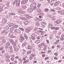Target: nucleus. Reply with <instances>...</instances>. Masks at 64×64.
Segmentation results:
<instances>
[{
  "instance_id": "f704fd0d",
  "label": "nucleus",
  "mask_w": 64,
  "mask_h": 64,
  "mask_svg": "<svg viewBox=\"0 0 64 64\" xmlns=\"http://www.w3.org/2000/svg\"><path fill=\"white\" fill-rule=\"evenodd\" d=\"M24 36H25V37L26 38V39L27 40V39H28V37H27V35L24 34Z\"/></svg>"
},
{
  "instance_id": "4c0bfd02",
  "label": "nucleus",
  "mask_w": 64,
  "mask_h": 64,
  "mask_svg": "<svg viewBox=\"0 0 64 64\" xmlns=\"http://www.w3.org/2000/svg\"><path fill=\"white\" fill-rule=\"evenodd\" d=\"M20 19H21L22 20H25V18H24L22 17H20Z\"/></svg>"
},
{
  "instance_id": "5fc2aeb1",
  "label": "nucleus",
  "mask_w": 64,
  "mask_h": 64,
  "mask_svg": "<svg viewBox=\"0 0 64 64\" xmlns=\"http://www.w3.org/2000/svg\"><path fill=\"white\" fill-rule=\"evenodd\" d=\"M38 30V28H35L34 29V31H36V30Z\"/></svg>"
},
{
  "instance_id": "052dcab7",
  "label": "nucleus",
  "mask_w": 64,
  "mask_h": 64,
  "mask_svg": "<svg viewBox=\"0 0 64 64\" xmlns=\"http://www.w3.org/2000/svg\"><path fill=\"white\" fill-rule=\"evenodd\" d=\"M60 39L61 40H62V41H63V40H64V38L63 37L61 38Z\"/></svg>"
},
{
  "instance_id": "c756f323",
  "label": "nucleus",
  "mask_w": 64,
  "mask_h": 64,
  "mask_svg": "<svg viewBox=\"0 0 64 64\" xmlns=\"http://www.w3.org/2000/svg\"><path fill=\"white\" fill-rule=\"evenodd\" d=\"M22 7L24 9H26V8H27V6L26 5L24 6H22Z\"/></svg>"
},
{
  "instance_id": "603ef678",
  "label": "nucleus",
  "mask_w": 64,
  "mask_h": 64,
  "mask_svg": "<svg viewBox=\"0 0 64 64\" xmlns=\"http://www.w3.org/2000/svg\"><path fill=\"white\" fill-rule=\"evenodd\" d=\"M40 6H41V4H38V8H40Z\"/></svg>"
},
{
  "instance_id": "4be33fe9",
  "label": "nucleus",
  "mask_w": 64,
  "mask_h": 64,
  "mask_svg": "<svg viewBox=\"0 0 64 64\" xmlns=\"http://www.w3.org/2000/svg\"><path fill=\"white\" fill-rule=\"evenodd\" d=\"M28 22L27 21H26L24 22V24L25 25H27L28 24Z\"/></svg>"
},
{
  "instance_id": "ddd939ff",
  "label": "nucleus",
  "mask_w": 64,
  "mask_h": 64,
  "mask_svg": "<svg viewBox=\"0 0 64 64\" xmlns=\"http://www.w3.org/2000/svg\"><path fill=\"white\" fill-rule=\"evenodd\" d=\"M9 41L10 43H11L12 44L14 43V41L13 40L10 39Z\"/></svg>"
},
{
  "instance_id": "c85d7f7f",
  "label": "nucleus",
  "mask_w": 64,
  "mask_h": 64,
  "mask_svg": "<svg viewBox=\"0 0 64 64\" xmlns=\"http://www.w3.org/2000/svg\"><path fill=\"white\" fill-rule=\"evenodd\" d=\"M18 61L19 62H22V60L21 58H19L18 59Z\"/></svg>"
},
{
  "instance_id": "ea45409f",
  "label": "nucleus",
  "mask_w": 64,
  "mask_h": 64,
  "mask_svg": "<svg viewBox=\"0 0 64 64\" xmlns=\"http://www.w3.org/2000/svg\"><path fill=\"white\" fill-rule=\"evenodd\" d=\"M34 10H36V9H37V6H35L34 7Z\"/></svg>"
},
{
  "instance_id": "4d7b16f0",
  "label": "nucleus",
  "mask_w": 64,
  "mask_h": 64,
  "mask_svg": "<svg viewBox=\"0 0 64 64\" xmlns=\"http://www.w3.org/2000/svg\"><path fill=\"white\" fill-rule=\"evenodd\" d=\"M3 50V47H0V51H2V50Z\"/></svg>"
},
{
  "instance_id": "a211bd4d",
  "label": "nucleus",
  "mask_w": 64,
  "mask_h": 64,
  "mask_svg": "<svg viewBox=\"0 0 64 64\" xmlns=\"http://www.w3.org/2000/svg\"><path fill=\"white\" fill-rule=\"evenodd\" d=\"M6 48H7V49H10H10H12V46H11L10 47H8L7 46H6Z\"/></svg>"
},
{
  "instance_id": "5701e85b",
  "label": "nucleus",
  "mask_w": 64,
  "mask_h": 64,
  "mask_svg": "<svg viewBox=\"0 0 64 64\" xmlns=\"http://www.w3.org/2000/svg\"><path fill=\"white\" fill-rule=\"evenodd\" d=\"M17 0H15L13 3V5H15V4H16V3H17Z\"/></svg>"
},
{
  "instance_id": "393cba45",
  "label": "nucleus",
  "mask_w": 64,
  "mask_h": 64,
  "mask_svg": "<svg viewBox=\"0 0 64 64\" xmlns=\"http://www.w3.org/2000/svg\"><path fill=\"white\" fill-rule=\"evenodd\" d=\"M59 22H60V20H57L56 22V24H60V23Z\"/></svg>"
},
{
  "instance_id": "de8ad7c7",
  "label": "nucleus",
  "mask_w": 64,
  "mask_h": 64,
  "mask_svg": "<svg viewBox=\"0 0 64 64\" xmlns=\"http://www.w3.org/2000/svg\"><path fill=\"white\" fill-rule=\"evenodd\" d=\"M51 2H52V4H54V3H55V1H54V0H52L51 1Z\"/></svg>"
},
{
  "instance_id": "c9c22d12",
  "label": "nucleus",
  "mask_w": 64,
  "mask_h": 64,
  "mask_svg": "<svg viewBox=\"0 0 64 64\" xmlns=\"http://www.w3.org/2000/svg\"><path fill=\"white\" fill-rule=\"evenodd\" d=\"M36 11L38 12H39L41 11V10H40V9L38 8L37 10Z\"/></svg>"
},
{
  "instance_id": "dca6fc26",
  "label": "nucleus",
  "mask_w": 64,
  "mask_h": 64,
  "mask_svg": "<svg viewBox=\"0 0 64 64\" xmlns=\"http://www.w3.org/2000/svg\"><path fill=\"white\" fill-rule=\"evenodd\" d=\"M14 50L16 52H18L19 51V49L17 48H14Z\"/></svg>"
},
{
  "instance_id": "aec40b11",
  "label": "nucleus",
  "mask_w": 64,
  "mask_h": 64,
  "mask_svg": "<svg viewBox=\"0 0 64 64\" xmlns=\"http://www.w3.org/2000/svg\"><path fill=\"white\" fill-rule=\"evenodd\" d=\"M60 14L61 15H64V10H62L60 12Z\"/></svg>"
},
{
  "instance_id": "423d86ee",
  "label": "nucleus",
  "mask_w": 64,
  "mask_h": 64,
  "mask_svg": "<svg viewBox=\"0 0 64 64\" xmlns=\"http://www.w3.org/2000/svg\"><path fill=\"white\" fill-rule=\"evenodd\" d=\"M7 22V19H6L5 18H3L2 20V23L5 24V23H6Z\"/></svg>"
},
{
  "instance_id": "e2e57ef3",
  "label": "nucleus",
  "mask_w": 64,
  "mask_h": 64,
  "mask_svg": "<svg viewBox=\"0 0 64 64\" xmlns=\"http://www.w3.org/2000/svg\"><path fill=\"white\" fill-rule=\"evenodd\" d=\"M54 55H56V56H57L58 55V52H56L54 53Z\"/></svg>"
},
{
  "instance_id": "412c9836",
  "label": "nucleus",
  "mask_w": 64,
  "mask_h": 64,
  "mask_svg": "<svg viewBox=\"0 0 64 64\" xmlns=\"http://www.w3.org/2000/svg\"><path fill=\"white\" fill-rule=\"evenodd\" d=\"M10 14L12 15H15V14L14 12H10Z\"/></svg>"
},
{
  "instance_id": "f257e3e1",
  "label": "nucleus",
  "mask_w": 64,
  "mask_h": 64,
  "mask_svg": "<svg viewBox=\"0 0 64 64\" xmlns=\"http://www.w3.org/2000/svg\"><path fill=\"white\" fill-rule=\"evenodd\" d=\"M22 60L24 61V63L28 62H29V60L28 59V58H27V56H26L23 58Z\"/></svg>"
},
{
  "instance_id": "8fccbe9b",
  "label": "nucleus",
  "mask_w": 64,
  "mask_h": 64,
  "mask_svg": "<svg viewBox=\"0 0 64 64\" xmlns=\"http://www.w3.org/2000/svg\"><path fill=\"white\" fill-rule=\"evenodd\" d=\"M11 61H13L14 60V58H11Z\"/></svg>"
},
{
  "instance_id": "7c9ffc66",
  "label": "nucleus",
  "mask_w": 64,
  "mask_h": 64,
  "mask_svg": "<svg viewBox=\"0 0 64 64\" xmlns=\"http://www.w3.org/2000/svg\"><path fill=\"white\" fill-rule=\"evenodd\" d=\"M6 45H7V46H9L10 45V43L9 42H7L6 43Z\"/></svg>"
},
{
  "instance_id": "338daca9",
  "label": "nucleus",
  "mask_w": 64,
  "mask_h": 64,
  "mask_svg": "<svg viewBox=\"0 0 64 64\" xmlns=\"http://www.w3.org/2000/svg\"><path fill=\"white\" fill-rule=\"evenodd\" d=\"M51 52V50H48V53H50Z\"/></svg>"
},
{
  "instance_id": "79ce46f5",
  "label": "nucleus",
  "mask_w": 64,
  "mask_h": 64,
  "mask_svg": "<svg viewBox=\"0 0 64 64\" xmlns=\"http://www.w3.org/2000/svg\"><path fill=\"white\" fill-rule=\"evenodd\" d=\"M16 44H17V43L16 42H14L13 44H12V45H14V46H16Z\"/></svg>"
},
{
  "instance_id": "9b49d317",
  "label": "nucleus",
  "mask_w": 64,
  "mask_h": 64,
  "mask_svg": "<svg viewBox=\"0 0 64 64\" xmlns=\"http://www.w3.org/2000/svg\"><path fill=\"white\" fill-rule=\"evenodd\" d=\"M0 31H1V32L2 33H5L6 31V30L4 29V28L0 30Z\"/></svg>"
},
{
  "instance_id": "a19ab883",
  "label": "nucleus",
  "mask_w": 64,
  "mask_h": 64,
  "mask_svg": "<svg viewBox=\"0 0 64 64\" xmlns=\"http://www.w3.org/2000/svg\"><path fill=\"white\" fill-rule=\"evenodd\" d=\"M19 29L23 31H24V29L22 28H19Z\"/></svg>"
},
{
  "instance_id": "0e129e2a",
  "label": "nucleus",
  "mask_w": 64,
  "mask_h": 64,
  "mask_svg": "<svg viewBox=\"0 0 64 64\" xmlns=\"http://www.w3.org/2000/svg\"><path fill=\"white\" fill-rule=\"evenodd\" d=\"M58 29H59V28H58V27L55 28V27L54 30H58Z\"/></svg>"
},
{
  "instance_id": "6e6d98bb",
  "label": "nucleus",
  "mask_w": 64,
  "mask_h": 64,
  "mask_svg": "<svg viewBox=\"0 0 64 64\" xmlns=\"http://www.w3.org/2000/svg\"><path fill=\"white\" fill-rule=\"evenodd\" d=\"M48 59H49V57H46L45 58V60H44L45 61H46V60H47Z\"/></svg>"
},
{
  "instance_id": "bf43d9fd",
  "label": "nucleus",
  "mask_w": 64,
  "mask_h": 64,
  "mask_svg": "<svg viewBox=\"0 0 64 64\" xmlns=\"http://www.w3.org/2000/svg\"><path fill=\"white\" fill-rule=\"evenodd\" d=\"M38 46L40 48H41L42 46L41 44H40L38 45Z\"/></svg>"
},
{
  "instance_id": "39448f33",
  "label": "nucleus",
  "mask_w": 64,
  "mask_h": 64,
  "mask_svg": "<svg viewBox=\"0 0 64 64\" xmlns=\"http://www.w3.org/2000/svg\"><path fill=\"white\" fill-rule=\"evenodd\" d=\"M36 5H37L36 2H34L32 3L30 5V7L32 8H33V7H34L35 6H36Z\"/></svg>"
},
{
  "instance_id": "c03bdc74",
  "label": "nucleus",
  "mask_w": 64,
  "mask_h": 64,
  "mask_svg": "<svg viewBox=\"0 0 64 64\" xmlns=\"http://www.w3.org/2000/svg\"><path fill=\"white\" fill-rule=\"evenodd\" d=\"M9 26H6V29L7 30H8V29H9Z\"/></svg>"
},
{
  "instance_id": "473e14b6",
  "label": "nucleus",
  "mask_w": 64,
  "mask_h": 64,
  "mask_svg": "<svg viewBox=\"0 0 64 64\" xmlns=\"http://www.w3.org/2000/svg\"><path fill=\"white\" fill-rule=\"evenodd\" d=\"M6 17H7V18H11V16H10V15H7L6 16Z\"/></svg>"
},
{
  "instance_id": "774afa93",
  "label": "nucleus",
  "mask_w": 64,
  "mask_h": 64,
  "mask_svg": "<svg viewBox=\"0 0 64 64\" xmlns=\"http://www.w3.org/2000/svg\"><path fill=\"white\" fill-rule=\"evenodd\" d=\"M30 60H32V59H33V57L32 56H31L30 57Z\"/></svg>"
},
{
  "instance_id": "bb28decb",
  "label": "nucleus",
  "mask_w": 64,
  "mask_h": 64,
  "mask_svg": "<svg viewBox=\"0 0 64 64\" xmlns=\"http://www.w3.org/2000/svg\"><path fill=\"white\" fill-rule=\"evenodd\" d=\"M40 41L39 40H36L35 42V43H36V44H38L39 43H40Z\"/></svg>"
},
{
  "instance_id": "37998d69",
  "label": "nucleus",
  "mask_w": 64,
  "mask_h": 64,
  "mask_svg": "<svg viewBox=\"0 0 64 64\" xmlns=\"http://www.w3.org/2000/svg\"><path fill=\"white\" fill-rule=\"evenodd\" d=\"M50 11L52 12H55V10H54V9H51Z\"/></svg>"
},
{
  "instance_id": "a18cd8bd",
  "label": "nucleus",
  "mask_w": 64,
  "mask_h": 64,
  "mask_svg": "<svg viewBox=\"0 0 64 64\" xmlns=\"http://www.w3.org/2000/svg\"><path fill=\"white\" fill-rule=\"evenodd\" d=\"M32 52V50H30V51H28L27 52V54H30V53H31V52Z\"/></svg>"
},
{
  "instance_id": "cd10ccee",
  "label": "nucleus",
  "mask_w": 64,
  "mask_h": 64,
  "mask_svg": "<svg viewBox=\"0 0 64 64\" xmlns=\"http://www.w3.org/2000/svg\"><path fill=\"white\" fill-rule=\"evenodd\" d=\"M28 49L31 50L32 49V47L30 46H29L28 47Z\"/></svg>"
},
{
  "instance_id": "6ab92c4d",
  "label": "nucleus",
  "mask_w": 64,
  "mask_h": 64,
  "mask_svg": "<svg viewBox=\"0 0 64 64\" xmlns=\"http://www.w3.org/2000/svg\"><path fill=\"white\" fill-rule=\"evenodd\" d=\"M4 6V4H0V8H3Z\"/></svg>"
},
{
  "instance_id": "864d4df0",
  "label": "nucleus",
  "mask_w": 64,
  "mask_h": 64,
  "mask_svg": "<svg viewBox=\"0 0 64 64\" xmlns=\"http://www.w3.org/2000/svg\"><path fill=\"white\" fill-rule=\"evenodd\" d=\"M10 38H15V36H10Z\"/></svg>"
},
{
  "instance_id": "6e6552de",
  "label": "nucleus",
  "mask_w": 64,
  "mask_h": 64,
  "mask_svg": "<svg viewBox=\"0 0 64 64\" xmlns=\"http://www.w3.org/2000/svg\"><path fill=\"white\" fill-rule=\"evenodd\" d=\"M14 32L16 33H20L21 32V31L19 30L18 29H16L14 30Z\"/></svg>"
},
{
  "instance_id": "b1692460",
  "label": "nucleus",
  "mask_w": 64,
  "mask_h": 64,
  "mask_svg": "<svg viewBox=\"0 0 64 64\" xmlns=\"http://www.w3.org/2000/svg\"><path fill=\"white\" fill-rule=\"evenodd\" d=\"M18 27V25H14L13 26V28H17V27Z\"/></svg>"
},
{
  "instance_id": "20e7f679",
  "label": "nucleus",
  "mask_w": 64,
  "mask_h": 64,
  "mask_svg": "<svg viewBox=\"0 0 64 64\" xmlns=\"http://www.w3.org/2000/svg\"><path fill=\"white\" fill-rule=\"evenodd\" d=\"M33 11V9L32 8H29L26 11L27 12H29V13H31Z\"/></svg>"
},
{
  "instance_id": "13d9d810",
  "label": "nucleus",
  "mask_w": 64,
  "mask_h": 64,
  "mask_svg": "<svg viewBox=\"0 0 64 64\" xmlns=\"http://www.w3.org/2000/svg\"><path fill=\"white\" fill-rule=\"evenodd\" d=\"M36 56V55H35V54H32L31 55V56H32V57L35 56Z\"/></svg>"
},
{
  "instance_id": "f3484780",
  "label": "nucleus",
  "mask_w": 64,
  "mask_h": 64,
  "mask_svg": "<svg viewBox=\"0 0 64 64\" xmlns=\"http://www.w3.org/2000/svg\"><path fill=\"white\" fill-rule=\"evenodd\" d=\"M18 10L20 11V13H21V12H22V10H23V9L21 8H18Z\"/></svg>"
},
{
  "instance_id": "72a5a7b5",
  "label": "nucleus",
  "mask_w": 64,
  "mask_h": 64,
  "mask_svg": "<svg viewBox=\"0 0 64 64\" xmlns=\"http://www.w3.org/2000/svg\"><path fill=\"white\" fill-rule=\"evenodd\" d=\"M44 11L46 12H48V11H49V9L47 8H45L44 9Z\"/></svg>"
},
{
  "instance_id": "7ed1b4c3",
  "label": "nucleus",
  "mask_w": 64,
  "mask_h": 64,
  "mask_svg": "<svg viewBox=\"0 0 64 64\" xmlns=\"http://www.w3.org/2000/svg\"><path fill=\"white\" fill-rule=\"evenodd\" d=\"M31 30V28H26V31L27 33H29V32H30V31Z\"/></svg>"
},
{
  "instance_id": "9d476101",
  "label": "nucleus",
  "mask_w": 64,
  "mask_h": 64,
  "mask_svg": "<svg viewBox=\"0 0 64 64\" xmlns=\"http://www.w3.org/2000/svg\"><path fill=\"white\" fill-rule=\"evenodd\" d=\"M60 3V1H58L57 2H56L54 3V6H57Z\"/></svg>"
},
{
  "instance_id": "a878e982",
  "label": "nucleus",
  "mask_w": 64,
  "mask_h": 64,
  "mask_svg": "<svg viewBox=\"0 0 64 64\" xmlns=\"http://www.w3.org/2000/svg\"><path fill=\"white\" fill-rule=\"evenodd\" d=\"M2 44H5L6 43V40H2Z\"/></svg>"
},
{
  "instance_id": "4468645a",
  "label": "nucleus",
  "mask_w": 64,
  "mask_h": 64,
  "mask_svg": "<svg viewBox=\"0 0 64 64\" xmlns=\"http://www.w3.org/2000/svg\"><path fill=\"white\" fill-rule=\"evenodd\" d=\"M47 48V46L46 45L44 47V48L43 49L44 50V51H46V50Z\"/></svg>"
},
{
  "instance_id": "49530a36",
  "label": "nucleus",
  "mask_w": 64,
  "mask_h": 64,
  "mask_svg": "<svg viewBox=\"0 0 64 64\" xmlns=\"http://www.w3.org/2000/svg\"><path fill=\"white\" fill-rule=\"evenodd\" d=\"M41 44L42 46H44L45 45V43L42 42Z\"/></svg>"
},
{
  "instance_id": "0eeeda50",
  "label": "nucleus",
  "mask_w": 64,
  "mask_h": 64,
  "mask_svg": "<svg viewBox=\"0 0 64 64\" xmlns=\"http://www.w3.org/2000/svg\"><path fill=\"white\" fill-rule=\"evenodd\" d=\"M27 2V0H22L21 2L22 4H25Z\"/></svg>"
},
{
  "instance_id": "f8f14e48",
  "label": "nucleus",
  "mask_w": 64,
  "mask_h": 64,
  "mask_svg": "<svg viewBox=\"0 0 64 64\" xmlns=\"http://www.w3.org/2000/svg\"><path fill=\"white\" fill-rule=\"evenodd\" d=\"M50 18L51 19H52V20H55L56 19V17L55 16H52L50 17Z\"/></svg>"
},
{
  "instance_id": "58836bf2",
  "label": "nucleus",
  "mask_w": 64,
  "mask_h": 64,
  "mask_svg": "<svg viewBox=\"0 0 64 64\" xmlns=\"http://www.w3.org/2000/svg\"><path fill=\"white\" fill-rule=\"evenodd\" d=\"M13 32H11L10 33L9 35L11 36V35H13Z\"/></svg>"
},
{
  "instance_id": "2eb2a0df",
  "label": "nucleus",
  "mask_w": 64,
  "mask_h": 64,
  "mask_svg": "<svg viewBox=\"0 0 64 64\" xmlns=\"http://www.w3.org/2000/svg\"><path fill=\"white\" fill-rule=\"evenodd\" d=\"M15 24H8V25L9 26V27H11V26H13Z\"/></svg>"
},
{
  "instance_id": "f03ea898",
  "label": "nucleus",
  "mask_w": 64,
  "mask_h": 64,
  "mask_svg": "<svg viewBox=\"0 0 64 64\" xmlns=\"http://www.w3.org/2000/svg\"><path fill=\"white\" fill-rule=\"evenodd\" d=\"M36 35L35 34H32L31 35V38L32 40H34L35 39V37Z\"/></svg>"
},
{
  "instance_id": "1a4fd4ad",
  "label": "nucleus",
  "mask_w": 64,
  "mask_h": 64,
  "mask_svg": "<svg viewBox=\"0 0 64 64\" xmlns=\"http://www.w3.org/2000/svg\"><path fill=\"white\" fill-rule=\"evenodd\" d=\"M20 0H17V3H16V6L17 7H19L20 6Z\"/></svg>"
},
{
  "instance_id": "69168bd1",
  "label": "nucleus",
  "mask_w": 64,
  "mask_h": 64,
  "mask_svg": "<svg viewBox=\"0 0 64 64\" xmlns=\"http://www.w3.org/2000/svg\"><path fill=\"white\" fill-rule=\"evenodd\" d=\"M19 57L18 56H16L15 58V59H19Z\"/></svg>"
},
{
  "instance_id": "3c124183",
  "label": "nucleus",
  "mask_w": 64,
  "mask_h": 64,
  "mask_svg": "<svg viewBox=\"0 0 64 64\" xmlns=\"http://www.w3.org/2000/svg\"><path fill=\"white\" fill-rule=\"evenodd\" d=\"M14 30V28H12L10 29V31H13V30Z\"/></svg>"
},
{
  "instance_id": "e433bc0d",
  "label": "nucleus",
  "mask_w": 64,
  "mask_h": 64,
  "mask_svg": "<svg viewBox=\"0 0 64 64\" xmlns=\"http://www.w3.org/2000/svg\"><path fill=\"white\" fill-rule=\"evenodd\" d=\"M21 38L22 40H24V39H25V37L23 36H21Z\"/></svg>"
},
{
  "instance_id": "680f3d73",
  "label": "nucleus",
  "mask_w": 64,
  "mask_h": 64,
  "mask_svg": "<svg viewBox=\"0 0 64 64\" xmlns=\"http://www.w3.org/2000/svg\"><path fill=\"white\" fill-rule=\"evenodd\" d=\"M9 4H10V2H8L6 3V5H8V6L9 5Z\"/></svg>"
},
{
  "instance_id": "2f4dec72",
  "label": "nucleus",
  "mask_w": 64,
  "mask_h": 64,
  "mask_svg": "<svg viewBox=\"0 0 64 64\" xmlns=\"http://www.w3.org/2000/svg\"><path fill=\"white\" fill-rule=\"evenodd\" d=\"M26 42H25L22 44V46H25L26 45Z\"/></svg>"
},
{
  "instance_id": "09e8293b",
  "label": "nucleus",
  "mask_w": 64,
  "mask_h": 64,
  "mask_svg": "<svg viewBox=\"0 0 64 64\" xmlns=\"http://www.w3.org/2000/svg\"><path fill=\"white\" fill-rule=\"evenodd\" d=\"M6 61L7 62H9L10 61V60L9 59L7 58L6 60Z\"/></svg>"
}]
</instances>
